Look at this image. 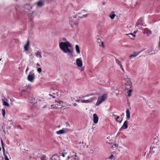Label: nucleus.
<instances>
[{
    "label": "nucleus",
    "instance_id": "obj_36",
    "mask_svg": "<svg viewBox=\"0 0 160 160\" xmlns=\"http://www.w3.org/2000/svg\"><path fill=\"white\" fill-rule=\"evenodd\" d=\"M49 95L51 96H52V98H55V95H52L51 94H49Z\"/></svg>",
    "mask_w": 160,
    "mask_h": 160
},
{
    "label": "nucleus",
    "instance_id": "obj_52",
    "mask_svg": "<svg viewBox=\"0 0 160 160\" xmlns=\"http://www.w3.org/2000/svg\"><path fill=\"white\" fill-rule=\"evenodd\" d=\"M18 128H21V127H20V126H18Z\"/></svg>",
    "mask_w": 160,
    "mask_h": 160
},
{
    "label": "nucleus",
    "instance_id": "obj_5",
    "mask_svg": "<svg viewBox=\"0 0 160 160\" xmlns=\"http://www.w3.org/2000/svg\"><path fill=\"white\" fill-rule=\"evenodd\" d=\"M70 131V129L66 128H63L62 129L56 132V134H61L63 133H66L69 131Z\"/></svg>",
    "mask_w": 160,
    "mask_h": 160
},
{
    "label": "nucleus",
    "instance_id": "obj_1",
    "mask_svg": "<svg viewBox=\"0 0 160 160\" xmlns=\"http://www.w3.org/2000/svg\"><path fill=\"white\" fill-rule=\"evenodd\" d=\"M59 46L60 48L64 52L68 53L69 55L70 54L72 56L73 49L70 43L68 41L64 42H62L59 43Z\"/></svg>",
    "mask_w": 160,
    "mask_h": 160
},
{
    "label": "nucleus",
    "instance_id": "obj_40",
    "mask_svg": "<svg viewBox=\"0 0 160 160\" xmlns=\"http://www.w3.org/2000/svg\"><path fill=\"white\" fill-rule=\"evenodd\" d=\"M93 94H88V95H87L86 96V97H88V96H91V95H93Z\"/></svg>",
    "mask_w": 160,
    "mask_h": 160
},
{
    "label": "nucleus",
    "instance_id": "obj_26",
    "mask_svg": "<svg viewBox=\"0 0 160 160\" xmlns=\"http://www.w3.org/2000/svg\"><path fill=\"white\" fill-rule=\"evenodd\" d=\"M50 90L51 92L52 93V94L54 95H57V96L58 95V92H52V91H54V90L53 89H51Z\"/></svg>",
    "mask_w": 160,
    "mask_h": 160
},
{
    "label": "nucleus",
    "instance_id": "obj_19",
    "mask_svg": "<svg viewBox=\"0 0 160 160\" xmlns=\"http://www.w3.org/2000/svg\"><path fill=\"white\" fill-rule=\"evenodd\" d=\"M126 113L127 118L128 119H129L130 118V113L128 109H127Z\"/></svg>",
    "mask_w": 160,
    "mask_h": 160
},
{
    "label": "nucleus",
    "instance_id": "obj_41",
    "mask_svg": "<svg viewBox=\"0 0 160 160\" xmlns=\"http://www.w3.org/2000/svg\"><path fill=\"white\" fill-rule=\"evenodd\" d=\"M66 124L67 125H68L69 127H70V125L69 124V123L68 122H66Z\"/></svg>",
    "mask_w": 160,
    "mask_h": 160
},
{
    "label": "nucleus",
    "instance_id": "obj_17",
    "mask_svg": "<svg viewBox=\"0 0 160 160\" xmlns=\"http://www.w3.org/2000/svg\"><path fill=\"white\" fill-rule=\"evenodd\" d=\"M30 102L33 104H35L36 102L35 98L33 97L31 98V99H30Z\"/></svg>",
    "mask_w": 160,
    "mask_h": 160
},
{
    "label": "nucleus",
    "instance_id": "obj_28",
    "mask_svg": "<svg viewBox=\"0 0 160 160\" xmlns=\"http://www.w3.org/2000/svg\"><path fill=\"white\" fill-rule=\"evenodd\" d=\"M72 158H73L74 160H79V157L77 155L74 156Z\"/></svg>",
    "mask_w": 160,
    "mask_h": 160
},
{
    "label": "nucleus",
    "instance_id": "obj_34",
    "mask_svg": "<svg viewBox=\"0 0 160 160\" xmlns=\"http://www.w3.org/2000/svg\"><path fill=\"white\" fill-rule=\"evenodd\" d=\"M37 71L39 73H40L42 72V69H41V68H38V69H37Z\"/></svg>",
    "mask_w": 160,
    "mask_h": 160
},
{
    "label": "nucleus",
    "instance_id": "obj_21",
    "mask_svg": "<svg viewBox=\"0 0 160 160\" xmlns=\"http://www.w3.org/2000/svg\"><path fill=\"white\" fill-rule=\"evenodd\" d=\"M52 160H59V157L57 155H55L52 157Z\"/></svg>",
    "mask_w": 160,
    "mask_h": 160
},
{
    "label": "nucleus",
    "instance_id": "obj_10",
    "mask_svg": "<svg viewBox=\"0 0 160 160\" xmlns=\"http://www.w3.org/2000/svg\"><path fill=\"white\" fill-rule=\"evenodd\" d=\"M128 121L127 120L125 121L122 127L121 128L120 130L125 129L128 127Z\"/></svg>",
    "mask_w": 160,
    "mask_h": 160
},
{
    "label": "nucleus",
    "instance_id": "obj_51",
    "mask_svg": "<svg viewBox=\"0 0 160 160\" xmlns=\"http://www.w3.org/2000/svg\"><path fill=\"white\" fill-rule=\"evenodd\" d=\"M87 15V14H86L85 15H83V17H86Z\"/></svg>",
    "mask_w": 160,
    "mask_h": 160
},
{
    "label": "nucleus",
    "instance_id": "obj_47",
    "mask_svg": "<svg viewBox=\"0 0 160 160\" xmlns=\"http://www.w3.org/2000/svg\"><path fill=\"white\" fill-rule=\"evenodd\" d=\"M37 65L38 66H40V64L38 63H37Z\"/></svg>",
    "mask_w": 160,
    "mask_h": 160
},
{
    "label": "nucleus",
    "instance_id": "obj_39",
    "mask_svg": "<svg viewBox=\"0 0 160 160\" xmlns=\"http://www.w3.org/2000/svg\"><path fill=\"white\" fill-rule=\"evenodd\" d=\"M28 69H29V68H28V67H27V68H26V71H25V72H26V73H27V71H28Z\"/></svg>",
    "mask_w": 160,
    "mask_h": 160
},
{
    "label": "nucleus",
    "instance_id": "obj_37",
    "mask_svg": "<svg viewBox=\"0 0 160 160\" xmlns=\"http://www.w3.org/2000/svg\"><path fill=\"white\" fill-rule=\"evenodd\" d=\"M67 153H62V156L63 157H65V154H67Z\"/></svg>",
    "mask_w": 160,
    "mask_h": 160
},
{
    "label": "nucleus",
    "instance_id": "obj_20",
    "mask_svg": "<svg viewBox=\"0 0 160 160\" xmlns=\"http://www.w3.org/2000/svg\"><path fill=\"white\" fill-rule=\"evenodd\" d=\"M115 16L116 15L113 12H112L110 14V17L111 19H114Z\"/></svg>",
    "mask_w": 160,
    "mask_h": 160
},
{
    "label": "nucleus",
    "instance_id": "obj_30",
    "mask_svg": "<svg viewBox=\"0 0 160 160\" xmlns=\"http://www.w3.org/2000/svg\"><path fill=\"white\" fill-rule=\"evenodd\" d=\"M2 116H3V117H5V111L4 109H2Z\"/></svg>",
    "mask_w": 160,
    "mask_h": 160
},
{
    "label": "nucleus",
    "instance_id": "obj_2",
    "mask_svg": "<svg viewBox=\"0 0 160 160\" xmlns=\"http://www.w3.org/2000/svg\"><path fill=\"white\" fill-rule=\"evenodd\" d=\"M69 23L72 27H73L74 25H76L78 27L79 23L78 19L75 17H70L69 18Z\"/></svg>",
    "mask_w": 160,
    "mask_h": 160
},
{
    "label": "nucleus",
    "instance_id": "obj_14",
    "mask_svg": "<svg viewBox=\"0 0 160 160\" xmlns=\"http://www.w3.org/2000/svg\"><path fill=\"white\" fill-rule=\"evenodd\" d=\"M37 5L38 7H41L43 6V2L42 1H39L37 2Z\"/></svg>",
    "mask_w": 160,
    "mask_h": 160
},
{
    "label": "nucleus",
    "instance_id": "obj_23",
    "mask_svg": "<svg viewBox=\"0 0 160 160\" xmlns=\"http://www.w3.org/2000/svg\"><path fill=\"white\" fill-rule=\"evenodd\" d=\"M75 48H76L77 52L78 53H80V48H79V46H78V45H76L75 46Z\"/></svg>",
    "mask_w": 160,
    "mask_h": 160
},
{
    "label": "nucleus",
    "instance_id": "obj_24",
    "mask_svg": "<svg viewBox=\"0 0 160 160\" xmlns=\"http://www.w3.org/2000/svg\"><path fill=\"white\" fill-rule=\"evenodd\" d=\"M129 37H130L132 39H133L135 37V35L132 34L130 33L128 34Z\"/></svg>",
    "mask_w": 160,
    "mask_h": 160
},
{
    "label": "nucleus",
    "instance_id": "obj_18",
    "mask_svg": "<svg viewBox=\"0 0 160 160\" xmlns=\"http://www.w3.org/2000/svg\"><path fill=\"white\" fill-rule=\"evenodd\" d=\"M115 119L116 120V121L120 123L122 121V119L120 118L119 116H117V118H115Z\"/></svg>",
    "mask_w": 160,
    "mask_h": 160
},
{
    "label": "nucleus",
    "instance_id": "obj_48",
    "mask_svg": "<svg viewBox=\"0 0 160 160\" xmlns=\"http://www.w3.org/2000/svg\"><path fill=\"white\" fill-rule=\"evenodd\" d=\"M114 146H115V147H116V146H117V144H114Z\"/></svg>",
    "mask_w": 160,
    "mask_h": 160
},
{
    "label": "nucleus",
    "instance_id": "obj_56",
    "mask_svg": "<svg viewBox=\"0 0 160 160\" xmlns=\"http://www.w3.org/2000/svg\"><path fill=\"white\" fill-rule=\"evenodd\" d=\"M159 39L160 40V37H159Z\"/></svg>",
    "mask_w": 160,
    "mask_h": 160
},
{
    "label": "nucleus",
    "instance_id": "obj_29",
    "mask_svg": "<svg viewBox=\"0 0 160 160\" xmlns=\"http://www.w3.org/2000/svg\"><path fill=\"white\" fill-rule=\"evenodd\" d=\"M132 92V89H130L128 91V96L130 97L131 95V93Z\"/></svg>",
    "mask_w": 160,
    "mask_h": 160
},
{
    "label": "nucleus",
    "instance_id": "obj_11",
    "mask_svg": "<svg viewBox=\"0 0 160 160\" xmlns=\"http://www.w3.org/2000/svg\"><path fill=\"white\" fill-rule=\"evenodd\" d=\"M132 83L130 81L128 82L125 83V88L126 89H128L131 88Z\"/></svg>",
    "mask_w": 160,
    "mask_h": 160
},
{
    "label": "nucleus",
    "instance_id": "obj_45",
    "mask_svg": "<svg viewBox=\"0 0 160 160\" xmlns=\"http://www.w3.org/2000/svg\"><path fill=\"white\" fill-rule=\"evenodd\" d=\"M77 104L76 103H74L73 104V105L74 106H77Z\"/></svg>",
    "mask_w": 160,
    "mask_h": 160
},
{
    "label": "nucleus",
    "instance_id": "obj_49",
    "mask_svg": "<svg viewBox=\"0 0 160 160\" xmlns=\"http://www.w3.org/2000/svg\"><path fill=\"white\" fill-rule=\"evenodd\" d=\"M71 156H68L67 158L68 159H69L70 158H71Z\"/></svg>",
    "mask_w": 160,
    "mask_h": 160
},
{
    "label": "nucleus",
    "instance_id": "obj_12",
    "mask_svg": "<svg viewBox=\"0 0 160 160\" xmlns=\"http://www.w3.org/2000/svg\"><path fill=\"white\" fill-rule=\"evenodd\" d=\"M93 122L94 123L96 124L98 122V115L95 113L93 115Z\"/></svg>",
    "mask_w": 160,
    "mask_h": 160
},
{
    "label": "nucleus",
    "instance_id": "obj_7",
    "mask_svg": "<svg viewBox=\"0 0 160 160\" xmlns=\"http://www.w3.org/2000/svg\"><path fill=\"white\" fill-rule=\"evenodd\" d=\"M95 99V98H92L88 100H82L81 102L82 103H89L92 102Z\"/></svg>",
    "mask_w": 160,
    "mask_h": 160
},
{
    "label": "nucleus",
    "instance_id": "obj_4",
    "mask_svg": "<svg viewBox=\"0 0 160 160\" xmlns=\"http://www.w3.org/2000/svg\"><path fill=\"white\" fill-rule=\"evenodd\" d=\"M35 78V75L34 73L30 71L27 77V79L30 82H32Z\"/></svg>",
    "mask_w": 160,
    "mask_h": 160
},
{
    "label": "nucleus",
    "instance_id": "obj_16",
    "mask_svg": "<svg viewBox=\"0 0 160 160\" xmlns=\"http://www.w3.org/2000/svg\"><path fill=\"white\" fill-rule=\"evenodd\" d=\"M70 154L71 155V157H74V156L76 155L77 154L76 152H75L73 150H70Z\"/></svg>",
    "mask_w": 160,
    "mask_h": 160
},
{
    "label": "nucleus",
    "instance_id": "obj_27",
    "mask_svg": "<svg viewBox=\"0 0 160 160\" xmlns=\"http://www.w3.org/2000/svg\"><path fill=\"white\" fill-rule=\"evenodd\" d=\"M51 108L52 109L54 108V109H57L58 108L56 105L54 104H52L51 106Z\"/></svg>",
    "mask_w": 160,
    "mask_h": 160
},
{
    "label": "nucleus",
    "instance_id": "obj_57",
    "mask_svg": "<svg viewBox=\"0 0 160 160\" xmlns=\"http://www.w3.org/2000/svg\"><path fill=\"white\" fill-rule=\"evenodd\" d=\"M23 91H25V89H24Z\"/></svg>",
    "mask_w": 160,
    "mask_h": 160
},
{
    "label": "nucleus",
    "instance_id": "obj_35",
    "mask_svg": "<svg viewBox=\"0 0 160 160\" xmlns=\"http://www.w3.org/2000/svg\"><path fill=\"white\" fill-rule=\"evenodd\" d=\"M3 154L5 157V160H9V159L8 158L7 155H5L4 153H3Z\"/></svg>",
    "mask_w": 160,
    "mask_h": 160
},
{
    "label": "nucleus",
    "instance_id": "obj_42",
    "mask_svg": "<svg viewBox=\"0 0 160 160\" xmlns=\"http://www.w3.org/2000/svg\"><path fill=\"white\" fill-rule=\"evenodd\" d=\"M62 40H63V41H65V42H66V40H66V38H62Z\"/></svg>",
    "mask_w": 160,
    "mask_h": 160
},
{
    "label": "nucleus",
    "instance_id": "obj_32",
    "mask_svg": "<svg viewBox=\"0 0 160 160\" xmlns=\"http://www.w3.org/2000/svg\"><path fill=\"white\" fill-rule=\"evenodd\" d=\"M25 88L27 89H31V87L30 85H28V86H26L25 87Z\"/></svg>",
    "mask_w": 160,
    "mask_h": 160
},
{
    "label": "nucleus",
    "instance_id": "obj_31",
    "mask_svg": "<svg viewBox=\"0 0 160 160\" xmlns=\"http://www.w3.org/2000/svg\"><path fill=\"white\" fill-rule=\"evenodd\" d=\"M3 104L4 105H5V106H8L9 105V104H8V103H7V102H6L4 101H3Z\"/></svg>",
    "mask_w": 160,
    "mask_h": 160
},
{
    "label": "nucleus",
    "instance_id": "obj_8",
    "mask_svg": "<svg viewBox=\"0 0 160 160\" xmlns=\"http://www.w3.org/2000/svg\"><path fill=\"white\" fill-rule=\"evenodd\" d=\"M115 61L116 62V63L120 67L121 69L123 72L124 71V68H123V67L122 65L121 62L119 60H118L117 58H115Z\"/></svg>",
    "mask_w": 160,
    "mask_h": 160
},
{
    "label": "nucleus",
    "instance_id": "obj_54",
    "mask_svg": "<svg viewBox=\"0 0 160 160\" xmlns=\"http://www.w3.org/2000/svg\"><path fill=\"white\" fill-rule=\"evenodd\" d=\"M159 45H160V40L159 42Z\"/></svg>",
    "mask_w": 160,
    "mask_h": 160
},
{
    "label": "nucleus",
    "instance_id": "obj_13",
    "mask_svg": "<svg viewBox=\"0 0 160 160\" xmlns=\"http://www.w3.org/2000/svg\"><path fill=\"white\" fill-rule=\"evenodd\" d=\"M144 34H147V35H149L151 34V32L149 29L146 28L143 31Z\"/></svg>",
    "mask_w": 160,
    "mask_h": 160
},
{
    "label": "nucleus",
    "instance_id": "obj_9",
    "mask_svg": "<svg viewBox=\"0 0 160 160\" xmlns=\"http://www.w3.org/2000/svg\"><path fill=\"white\" fill-rule=\"evenodd\" d=\"M141 52L140 51L138 52H134L133 54L129 56V58L131 59L136 57L138 56Z\"/></svg>",
    "mask_w": 160,
    "mask_h": 160
},
{
    "label": "nucleus",
    "instance_id": "obj_46",
    "mask_svg": "<svg viewBox=\"0 0 160 160\" xmlns=\"http://www.w3.org/2000/svg\"><path fill=\"white\" fill-rule=\"evenodd\" d=\"M27 118H26L25 119H28L29 118V116H27Z\"/></svg>",
    "mask_w": 160,
    "mask_h": 160
},
{
    "label": "nucleus",
    "instance_id": "obj_15",
    "mask_svg": "<svg viewBox=\"0 0 160 160\" xmlns=\"http://www.w3.org/2000/svg\"><path fill=\"white\" fill-rule=\"evenodd\" d=\"M29 41L28 40L24 46V50L25 51H27L28 50V47L29 45Z\"/></svg>",
    "mask_w": 160,
    "mask_h": 160
},
{
    "label": "nucleus",
    "instance_id": "obj_22",
    "mask_svg": "<svg viewBox=\"0 0 160 160\" xmlns=\"http://www.w3.org/2000/svg\"><path fill=\"white\" fill-rule=\"evenodd\" d=\"M36 54L37 57H39L40 58H42V56L41 55V52L39 51H38Z\"/></svg>",
    "mask_w": 160,
    "mask_h": 160
},
{
    "label": "nucleus",
    "instance_id": "obj_53",
    "mask_svg": "<svg viewBox=\"0 0 160 160\" xmlns=\"http://www.w3.org/2000/svg\"><path fill=\"white\" fill-rule=\"evenodd\" d=\"M112 116H116V115H115L114 114H112Z\"/></svg>",
    "mask_w": 160,
    "mask_h": 160
},
{
    "label": "nucleus",
    "instance_id": "obj_38",
    "mask_svg": "<svg viewBox=\"0 0 160 160\" xmlns=\"http://www.w3.org/2000/svg\"><path fill=\"white\" fill-rule=\"evenodd\" d=\"M113 157V154H111L110 156L109 157V158L110 159H111Z\"/></svg>",
    "mask_w": 160,
    "mask_h": 160
},
{
    "label": "nucleus",
    "instance_id": "obj_55",
    "mask_svg": "<svg viewBox=\"0 0 160 160\" xmlns=\"http://www.w3.org/2000/svg\"><path fill=\"white\" fill-rule=\"evenodd\" d=\"M1 148H0V151H1Z\"/></svg>",
    "mask_w": 160,
    "mask_h": 160
},
{
    "label": "nucleus",
    "instance_id": "obj_6",
    "mask_svg": "<svg viewBox=\"0 0 160 160\" xmlns=\"http://www.w3.org/2000/svg\"><path fill=\"white\" fill-rule=\"evenodd\" d=\"M76 62L77 65L79 67H82V62L80 58H77L76 59Z\"/></svg>",
    "mask_w": 160,
    "mask_h": 160
},
{
    "label": "nucleus",
    "instance_id": "obj_3",
    "mask_svg": "<svg viewBox=\"0 0 160 160\" xmlns=\"http://www.w3.org/2000/svg\"><path fill=\"white\" fill-rule=\"evenodd\" d=\"M108 98V94L105 93L99 97L98 99L96 105L97 106L100 105L102 102L105 101Z\"/></svg>",
    "mask_w": 160,
    "mask_h": 160
},
{
    "label": "nucleus",
    "instance_id": "obj_25",
    "mask_svg": "<svg viewBox=\"0 0 160 160\" xmlns=\"http://www.w3.org/2000/svg\"><path fill=\"white\" fill-rule=\"evenodd\" d=\"M55 102H57L58 103H59V104H61V106H63V101H61V100H56L55 101Z\"/></svg>",
    "mask_w": 160,
    "mask_h": 160
},
{
    "label": "nucleus",
    "instance_id": "obj_50",
    "mask_svg": "<svg viewBox=\"0 0 160 160\" xmlns=\"http://www.w3.org/2000/svg\"><path fill=\"white\" fill-rule=\"evenodd\" d=\"M41 159L42 160H45V159H42V158H41Z\"/></svg>",
    "mask_w": 160,
    "mask_h": 160
},
{
    "label": "nucleus",
    "instance_id": "obj_44",
    "mask_svg": "<svg viewBox=\"0 0 160 160\" xmlns=\"http://www.w3.org/2000/svg\"><path fill=\"white\" fill-rule=\"evenodd\" d=\"M101 45H102V47H104V43L103 42H102Z\"/></svg>",
    "mask_w": 160,
    "mask_h": 160
},
{
    "label": "nucleus",
    "instance_id": "obj_43",
    "mask_svg": "<svg viewBox=\"0 0 160 160\" xmlns=\"http://www.w3.org/2000/svg\"><path fill=\"white\" fill-rule=\"evenodd\" d=\"M41 158H42V159H44L46 158V156H42Z\"/></svg>",
    "mask_w": 160,
    "mask_h": 160
},
{
    "label": "nucleus",
    "instance_id": "obj_33",
    "mask_svg": "<svg viewBox=\"0 0 160 160\" xmlns=\"http://www.w3.org/2000/svg\"><path fill=\"white\" fill-rule=\"evenodd\" d=\"M1 143L3 150H4V144L2 140L1 139Z\"/></svg>",
    "mask_w": 160,
    "mask_h": 160
}]
</instances>
